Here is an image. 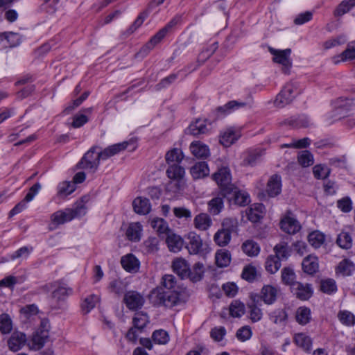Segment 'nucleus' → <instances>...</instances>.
I'll use <instances>...</instances> for the list:
<instances>
[{"mask_svg":"<svg viewBox=\"0 0 355 355\" xmlns=\"http://www.w3.org/2000/svg\"><path fill=\"white\" fill-rule=\"evenodd\" d=\"M354 59H355V42H349L342 53L333 58L335 64H338L340 61L345 62Z\"/></svg>","mask_w":355,"mask_h":355,"instance_id":"b1692460","label":"nucleus"},{"mask_svg":"<svg viewBox=\"0 0 355 355\" xmlns=\"http://www.w3.org/2000/svg\"><path fill=\"white\" fill-rule=\"evenodd\" d=\"M277 289L272 286L267 285L263 287L261 291V298L267 304L274 303L277 299Z\"/></svg>","mask_w":355,"mask_h":355,"instance_id":"bb28decb","label":"nucleus"},{"mask_svg":"<svg viewBox=\"0 0 355 355\" xmlns=\"http://www.w3.org/2000/svg\"><path fill=\"white\" fill-rule=\"evenodd\" d=\"M354 7H355V0H343L336 8L334 14L336 17L342 16Z\"/></svg>","mask_w":355,"mask_h":355,"instance_id":"37998d69","label":"nucleus"},{"mask_svg":"<svg viewBox=\"0 0 355 355\" xmlns=\"http://www.w3.org/2000/svg\"><path fill=\"white\" fill-rule=\"evenodd\" d=\"M26 340V336L24 333L20 331H14L8 340V347L10 350L17 352L25 345Z\"/></svg>","mask_w":355,"mask_h":355,"instance_id":"ddd939ff","label":"nucleus"},{"mask_svg":"<svg viewBox=\"0 0 355 355\" xmlns=\"http://www.w3.org/2000/svg\"><path fill=\"white\" fill-rule=\"evenodd\" d=\"M167 177L170 179L168 189L173 193L182 191L186 185L184 176L185 170L182 166L173 164L168 166L166 171Z\"/></svg>","mask_w":355,"mask_h":355,"instance_id":"f03ea898","label":"nucleus"},{"mask_svg":"<svg viewBox=\"0 0 355 355\" xmlns=\"http://www.w3.org/2000/svg\"><path fill=\"white\" fill-rule=\"evenodd\" d=\"M320 288L322 292L331 294L336 291L337 286L334 279H327L321 281Z\"/></svg>","mask_w":355,"mask_h":355,"instance_id":"bf43d9fd","label":"nucleus"},{"mask_svg":"<svg viewBox=\"0 0 355 355\" xmlns=\"http://www.w3.org/2000/svg\"><path fill=\"white\" fill-rule=\"evenodd\" d=\"M144 302V297L135 291L126 292L123 297V302L130 310H137L141 308Z\"/></svg>","mask_w":355,"mask_h":355,"instance_id":"9d476101","label":"nucleus"},{"mask_svg":"<svg viewBox=\"0 0 355 355\" xmlns=\"http://www.w3.org/2000/svg\"><path fill=\"white\" fill-rule=\"evenodd\" d=\"M294 342L305 352H309L311 349L312 340L304 333L296 334L294 336Z\"/></svg>","mask_w":355,"mask_h":355,"instance_id":"7c9ffc66","label":"nucleus"},{"mask_svg":"<svg viewBox=\"0 0 355 355\" xmlns=\"http://www.w3.org/2000/svg\"><path fill=\"white\" fill-rule=\"evenodd\" d=\"M72 293V289L65 286H60L52 293V297L57 300H64Z\"/></svg>","mask_w":355,"mask_h":355,"instance_id":"6e6d98bb","label":"nucleus"},{"mask_svg":"<svg viewBox=\"0 0 355 355\" xmlns=\"http://www.w3.org/2000/svg\"><path fill=\"white\" fill-rule=\"evenodd\" d=\"M298 162L303 167H307L313 164V157L307 150L303 151L298 157Z\"/></svg>","mask_w":355,"mask_h":355,"instance_id":"774afa93","label":"nucleus"},{"mask_svg":"<svg viewBox=\"0 0 355 355\" xmlns=\"http://www.w3.org/2000/svg\"><path fill=\"white\" fill-rule=\"evenodd\" d=\"M150 225L159 234H166L169 231L167 223L162 218L153 219Z\"/></svg>","mask_w":355,"mask_h":355,"instance_id":"49530a36","label":"nucleus"},{"mask_svg":"<svg viewBox=\"0 0 355 355\" xmlns=\"http://www.w3.org/2000/svg\"><path fill=\"white\" fill-rule=\"evenodd\" d=\"M173 211L175 216L178 218L190 220L192 217L191 211L189 209L184 207H174Z\"/></svg>","mask_w":355,"mask_h":355,"instance_id":"338daca9","label":"nucleus"},{"mask_svg":"<svg viewBox=\"0 0 355 355\" xmlns=\"http://www.w3.org/2000/svg\"><path fill=\"white\" fill-rule=\"evenodd\" d=\"M311 320V311L306 307H300L296 311V320L302 325L306 324Z\"/></svg>","mask_w":355,"mask_h":355,"instance_id":"a18cd8bd","label":"nucleus"},{"mask_svg":"<svg viewBox=\"0 0 355 355\" xmlns=\"http://www.w3.org/2000/svg\"><path fill=\"white\" fill-rule=\"evenodd\" d=\"M313 173L317 179H324L329 176L330 170L327 166L319 164L313 168Z\"/></svg>","mask_w":355,"mask_h":355,"instance_id":"e2e57ef3","label":"nucleus"},{"mask_svg":"<svg viewBox=\"0 0 355 355\" xmlns=\"http://www.w3.org/2000/svg\"><path fill=\"white\" fill-rule=\"evenodd\" d=\"M240 137L241 133L239 131L230 128L221 135L220 142L223 146L228 147L238 140Z\"/></svg>","mask_w":355,"mask_h":355,"instance_id":"5701e85b","label":"nucleus"},{"mask_svg":"<svg viewBox=\"0 0 355 355\" xmlns=\"http://www.w3.org/2000/svg\"><path fill=\"white\" fill-rule=\"evenodd\" d=\"M142 226L139 223H131L126 231V236L132 241L140 240Z\"/></svg>","mask_w":355,"mask_h":355,"instance_id":"2f4dec72","label":"nucleus"},{"mask_svg":"<svg viewBox=\"0 0 355 355\" xmlns=\"http://www.w3.org/2000/svg\"><path fill=\"white\" fill-rule=\"evenodd\" d=\"M178 290L175 277L165 275L162 278L161 286L152 291L150 297L155 304L171 308L184 302L183 294Z\"/></svg>","mask_w":355,"mask_h":355,"instance_id":"f257e3e1","label":"nucleus"},{"mask_svg":"<svg viewBox=\"0 0 355 355\" xmlns=\"http://www.w3.org/2000/svg\"><path fill=\"white\" fill-rule=\"evenodd\" d=\"M181 15L175 16L164 28L160 29L142 48V51H149L153 49L166 36L167 33L173 29L176 25L180 23Z\"/></svg>","mask_w":355,"mask_h":355,"instance_id":"0eeeda50","label":"nucleus"},{"mask_svg":"<svg viewBox=\"0 0 355 355\" xmlns=\"http://www.w3.org/2000/svg\"><path fill=\"white\" fill-rule=\"evenodd\" d=\"M281 229L288 234H293L300 230L299 222L293 217L286 216L280 222Z\"/></svg>","mask_w":355,"mask_h":355,"instance_id":"dca6fc26","label":"nucleus"},{"mask_svg":"<svg viewBox=\"0 0 355 355\" xmlns=\"http://www.w3.org/2000/svg\"><path fill=\"white\" fill-rule=\"evenodd\" d=\"M135 212L140 215L148 214L151 210V205L146 198L137 197L132 202Z\"/></svg>","mask_w":355,"mask_h":355,"instance_id":"f3484780","label":"nucleus"},{"mask_svg":"<svg viewBox=\"0 0 355 355\" xmlns=\"http://www.w3.org/2000/svg\"><path fill=\"white\" fill-rule=\"evenodd\" d=\"M224 197L227 198L230 202H233L239 206H245L250 201L249 195L245 191L239 190L236 187L231 191V194Z\"/></svg>","mask_w":355,"mask_h":355,"instance_id":"f8f14e48","label":"nucleus"},{"mask_svg":"<svg viewBox=\"0 0 355 355\" xmlns=\"http://www.w3.org/2000/svg\"><path fill=\"white\" fill-rule=\"evenodd\" d=\"M12 329V321L7 314L0 315V331L2 334H8Z\"/></svg>","mask_w":355,"mask_h":355,"instance_id":"052dcab7","label":"nucleus"},{"mask_svg":"<svg viewBox=\"0 0 355 355\" xmlns=\"http://www.w3.org/2000/svg\"><path fill=\"white\" fill-rule=\"evenodd\" d=\"M173 268L182 278L189 276V265L184 259H177L173 262Z\"/></svg>","mask_w":355,"mask_h":355,"instance_id":"c85d7f7f","label":"nucleus"},{"mask_svg":"<svg viewBox=\"0 0 355 355\" xmlns=\"http://www.w3.org/2000/svg\"><path fill=\"white\" fill-rule=\"evenodd\" d=\"M281 261L272 254L269 255L266 260V270L271 274L277 272L281 268Z\"/></svg>","mask_w":355,"mask_h":355,"instance_id":"ea45409f","label":"nucleus"},{"mask_svg":"<svg viewBox=\"0 0 355 355\" xmlns=\"http://www.w3.org/2000/svg\"><path fill=\"white\" fill-rule=\"evenodd\" d=\"M242 250L248 256L255 257L259 253L260 248L254 241L248 240L243 243Z\"/></svg>","mask_w":355,"mask_h":355,"instance_id":"c9c22d12","label":"nucleus"},{"mask_svg":"<svg viewBox=\"0 0 355 355\" xmlns=\"http://www.w3.org/2000/svg\"><path fill=\"white\" fill-rule=\"evenodd\" d=\"M47 322L42 321L41 327L33 334L31 339L33 349L38 350L43 347L49 338Z\"/></svg>","mask_w":355,"mask_h":355,"instance_id":"1a4fd4ad","label":"nucleus"},{"mask_svg":"<svg viewBox=\"0 0 355 355\" xmlns=\"http://www.w3.org/2000/svg\"><path fill=\"white\" fill-rule=\"evenodd\" d=\"M231 234L228 231L220 229L215 234L214 240L218 245L225 246L231 240Z\"/></svg>","mask_w":355,"mask_h":355,"instance_id":"4c0bfd02","label":"nucleus"},{"mask_svg":"<svg viewBox=\"0 0 355 355\" xmlns=\"http://www.w3.org/2000/svg\"><path fill=\"white\" fill-rule=\"evenodd\" d=\"M154 343L159 345H165L169 340V336L167 331L163 329L155 330L152 335Z\"/></svg>","mask_w":355,"mask_h":355,"instance_id":"5fc2aeb1","label":"nucleus"},{"mask_svg":"<svg viewBox=\"0 0 355 355\" xmlns=\"http://www.w3.org/2000/svg\"><path fill=\"white\" fill-rule=\"evenodd\" d=\"M208 128L205 122L202 120H197L195 123L191 124L189 127V132L194 136H198L207 132Z\"/></svg>","mask_w":355,"mask_h":355,"instance_id":"a19ab883","label":"nucleus"},{"mask_svg":"<svg viewBox=\"0 0 355 355\" xmlns=\"http://www.w3.org/2000/svg\"><path fill=\"white\" fill-rule=\"evenodd\" d=\"M75 190V185L73 183L69 182H63L58 186V193L60 196H68Z\"/></svg>","mask_w":355,"mask_h":355,"instance_id":"0e129e2a","label":"nucleus"},{"mask_svg":"<svg viewBox=\"0 0 355 355\" xmlns=\"http://www.w3.org/2000/svg\"><path fill=\"white\" fill-rule=\"evenodd\" d=\"M190 173L193 179H200L209 174V168L207 162H198L190 168Z\"/></svg>","mask_w":355,"mask_h":355,"instance_id":"6ab92c4d","label":"nucleus"},{"mask_svg":"<svg viewBox=\"0 0 355 355\" xmlns=\"http://www.w3.org/2000/svg\"><path fill=\"white\" fill-rule=\"evenodd\" d=\"M296 275L293 268L290 267L284 268L282 270V280L284 284L289 285L291 288L293 284L297 282L295 281Z\"/></svg>","mask_w":355,"mask_h":355,"instance_id":"c03bdc74","label":"nucleus"},{"mask_svg":"<svg viewBox=\"0 0 355 355\" xmlns=\"http://www.w3.org/2000/svg\"><path fill=\"white\" fill-rule=\"evenodd\" d=\"M166 241L171 252H179L183 246L182 239L175 234H168Z\"/></svg>","mask_w":355,"mask_h":355,"instance_id":"c756f323","label":"nucleus"},{"mask_svg":"<svg viewBox=\"0 0 355 355\" xmlns=\"http://www.w3.org/2000/svg\"><path fill=\"white\" fill-rule=\"evenodd\" d=\"M184 158L182 150L179 148H173L166 154V161L168 164L171 162L180 163Z\"/></svg>","mask_w":355,"mask_h":355,"instance_id":"3c124183","label":"nucleus"},{"mask_svg":"<svg viewBox=\"0 0 355 355\" xmlns=\"http://www.w3.org/2000/svg\"><path fill=\"white\" fill-rule=\"evenodd\" d=\"M249 318L252 322H257L261 320L263 313L261 309L253 302L248 305Z\"/></svg>","mask_w":355,"mask_h":355,"instance_id":"09e8293b","label":"nucleus"},{"mask_svg":"<svg viewBox=\"0 0 355 355\" xmlns=\"http://www.w3.org/2000/svg\"><path fill=\"white\" fill-rule=\"evenodd\" d=\"M158 244L156 237H149L144 242V248L146 252L154 253L158 250Z\"/></svg>","mask_w":355,"mask_h":355,"instance_id":"680f3d73","label":"nucleus"},{"mask_svg":"<svg viewBox=\"0 0 355 355\" xmlns=\"http://www.w3.org/2000/svg\"><path fill=\"white\" fill-rule=\"evenodd\" d=\"M229 311L232 317L240 318L245 312V305L239 300H234L230 305Z\"/></svg>","mask_w":355,"mask_h":355,"instance_id":"79ce46f5","label":"nucleus"},{"mask_svg":"<svg viewBox=\"0 0 355 355\" xmlns=\"http://www.w3.org/2000/svg\"><path fill=\"white\" fill-rule=\"evenodd\" d=\"M190 150L198 158H207L210 155L209 147L199 141L191 144Z\"/></svg>","mask_w":355,"mask_h":355,"instance_id":"aec40b11","label":"nucleus"},{"mask_svg":"<svg viewBox=\"0 0 355 355\" xmlns=\"http://www.w3.org/2000/svg\"><path fill=\"white\" fill-rule=\"evenodd\" d=\"M269 320L274 324L285 325L288 318V314L284 309H277L268 313Z\"/></svg>","mask_w":355,"mask_h":355,"instance_id":"cd10ccee","label":"nucleus"},{"mask_svg":"<svg viewBox=\"0 0 355 355\" xmlns=\"http://www.w3.org/2000/svg\"><path fill=\"white\" fill-rule=\"evenodd\" d=\"M324 235L319 231H313L308 236V241L315 248H319L324 242Z\"/></svg>","mask_w":355,"mask_h":355,"instance_id":"58836bf2","label":"nucleus"},{"mask_svg":"<svg viewBox=\"0 0 355 355\" xmlns=\"http://www.w3.org/2000/svg\"><path fill=\"white\" fill-rule=\"evenodd\" d=\"M299 93L297 83H287L277 96L274 103L278 107H283L289 104Z\"/></svg>","mask_w":355,"mask_h":355,"instance_id":"39448f33","label":"nucleus"},{"mask_svg":"<svg viewBox=\"0 0 355 355\" xmlns=\"http://www.w3.org/2000/svg\"><path fill=\"white\" fill-rule=\"evenodd\" d=\"M215 259L218 267H227L230 263L231 254L229 251L226 250H220L216 252Z\"/></svg>","mask_w":355,"mask_h":355,"instance_id":"72a5a7b5","label":"nucleus"},{"mask_svg":"<svg viewBox=\"0 0 355 355\" xmlns=\"http://www.w3.org/2000/svg\"><path fill=\"white\" fill-rule=\"evenodd\" d=\"M212 224L210 216L205 213H200L196 215L193 220L195 228L200 231H205L209 228Z\"/></svg>","mask_w":355,"mask_h":355,"instance_id":"4be33fe9","label":"nucleus"},{"mask_svg":"<svg viewBox=\"0 0 355 355\" xmlns=\"http://www.w3.org/2000/svg\"><path fill=\"white\" fill-rule=\"evenodd\" d=\"M292 293L300 300H306L312 295L313 290L311 284L297 282L291 288Z\"/></svg>","mask_w":355,"mask_h":355,"instance_id":"9b49d317","label":"nucleus"},{"mask_svg":"<svg viewBox=\"0 0 355 355\" xmlns=\"http://www.w3.org/2000/svg\"><path fill=\"white\" fill-rule=\"evenodd\" d=\"M213 179L217 183L223 196L231 194V191L234 189V184L232 183L230 170L227 167H222L213 174Z\"/></svg>","mask_w":355,"mask_h":355,"instance_id":"7ed1b4c3","label":"nucleus"},{"mask_svg":"<svg viewBox=\"0 0 355 355\" xmlns=\"http://www.w3.org/2000/svg\"><path fill=\"white\" fill-rule=\"evenodd\" d=\"M204 274V265L201 263H196L193 266V270H189V275L191 279L193 282L200 280Z\"/></svg>","mask_w":355,"mask_h":355,"instance_id":"13d9d810","label":"nucleus"},{"mask_svg":"<svg viewBox=\"0 0 355 355\" xmlns=\"http://www.w3.org/2000/svg\"><path fill=\"white\" fill-rule=\"evenodd\" d=\"M123 268L128 272H136L139 269V263L138 259L132 254H128L121 258Z\"/></svg>","mask_w":355,"mask_h":355,"instance_id":"a878e982","label":"nucleus"},{"mask_svg":"<svg viewBox=\"0 0 355 355\" xmlns=\"http://www.w3.org/2000/svg\"><path fill=\"white\" fill-rule=\"evenodd\" d=\"M355 270V265L349 259L342 260L336 268L337 275L345 277L350 276Z\"/></svg>","mask_w":355,"mask_h":355,"instance_id":"393cba45","label":"nucleus"},{"mask_svg":"<svg viewBox=\"0 0 355 355\" xmlns=\"http://www.w3.org/2000/svg\"><path fill=\"white\" fill-rule=\"evenodd\" d=\"M282 190V178L279 175H272L268 181L266 192L270 197H275L280 193Z\"/></svg>","mask_w":355,"mask_h":355,"instance_id":"4468645a","label":"nucleus"},{"mask_svg":"<svg viewBox=\"0 0 355 355\" xmlns=\"http://www.w3.org/2000/svg\"><path fill=\"white\" fill-rule=\"evenodd\" d=\"M338 318L340 322L346 326H353L355 324V316L349 311H339Z\"/></svg>","mask_w":355,"mask_h":355,"instance_id":"603ef678","label":"nucleus"},{"mask_svg":"<svg viewBox=\"0 0 355 355\" xmlns=\"http://www.w3.org/2000/svg\"><path fill=\"white\" fill-rule=\"evenodd\" d=\"M268 51L273 55V61L281 64L283 66L284 72L287 73L292 64L290 59L291 50L290 49L277 50L274 48L269 47Z\"/></svg>","mask_w":355,"mask_h":355,"instance_id":"6e6552de","label":"nucleus"},{"mask_svg":"<svg viewBox=\"0 0 355 355\" xmlns=\"http://www.w3.org/2000/svg\"><path fill=\"white\" fill-rule=\"evenodd\" d=\"M97 149L98 146L92 147L82 157L77 166L81 169L89 170L93 173L96 172L100 164V158Z\"/></svg>","mask_w":355,"mask_h":355,"instance_id":"423d86ee","label":"nucleus"},{"mask_svg":"<svg viewBox=\"0 0 355 355\" xmlns=\"http://www.w3.org/2000/svg\"><path fill=\"white\" fill-rule=\"evenodd\" d=\"M337 244L342 248L349 249L352 247V240L351 236L347 232H341L338 234Z\"/></svg>","mask_w":355,"mask_h":355,"instance_id":"4d7b16f0","label":"nucleus"},{"mask_svg":"<svg viewBox=\"0 0 355 355\" xmlns=\"http://www.w3.org/2000/svg\"><path fill=\"white\" fill-rule=\"evenodd\" d=\"M302 266L304 272L313 275L315 273L319 268L318 258L313 255H309L303 259Z\"/></svg>","mask_w":355,"mask_h":355,"instance_id":"412c9836","label":"nucleus"},{"mask_svg":"<svg viewBox=\"0 0 355 355\" xmlns=\"http://www.w3.org/2000/svg\"><path fill=\"white\" fill-rule=\"evenodd\" d=\"M275 257H277L280 261L286 260L290 256V251L288 245L286 243L282 242L277 244L274 248Z\"/></svg>","mask_w":355,"mask_h":355,"instance_id":"473e14b6","label":"nucleus"},{"mask_svg":"<svg viewBox=\"0 0 355 355\" xmlns=\"http://www.w3.org/2000/svg\"><path fill=\"white\" fill-rule=\"evenodd\" d=\"M20 36L18 33L10 32L0 34V45L3 47H15L20 44Z\"/></svg>","mask_w":355,"mask_h":355,"instance_id":"2eb2a0df","label":"nucleus"},{"mask_svg":"<svg viewBox=\"0 0 355 355\" xmlns=\"http://www.w3.org/2000/svg\"><path fill=\"white\" fill-rule=\"evenodd\" d=\"M261 156V151L259 150H251L246 153L243 162L245 164L252 166L255 164Z\"/></svg>","mask_w":355,"mask_h":355,"instance_id":"864d4df0","label":"nucleus"},{"mask_svg":"<svg viewBox=\"0 0 355 355\" xmlns=\"http://www.w3.org/2000/svg\"><path fill=\"white\" fill-rule=\"evenodd\" d=\"M252 334L251 328L249 326H244L237 330L236 336L238 340L245 342L251 338Z\"/></svg>","mask_w":355,"mask_h":355,"instance_id":"69168bd1","label":"nucleus"},{"mask_svg":"<svg viewBox=\"0 0 355 355\" xmlns=\"http://www.w3.org/2000/svg\"><path fill=\"white\" fill-rule=\"evenodd\" d=\"M187 248L190 254H198L202 248V241L199 235L195 232H190L188 234Z\"/></svg>","mask_w":355,"mask_h":355,"instance_id":"a211bd4d","label":"nucleus"},{"mask_svg":"<svg viewBox=\"0 0 355 355\" xmlns=\"http://www.w3.org/2000/svg\"><path fill=\"white\" fill-rule=\"evenodd\" d=\"M148 322V316L143 312L136 313L132 319L133 327L139 331H141Z\"/></svg>","mask_w":355,"mask_h":355,"instance_id":"e433bc0d","label":"nucleus"},{"mask_svg":"<svg viewBox=\"0 0 355 355\" xmlns=\"http://www.w3.org/2000/svg\"><path fill=\"white\" fill-rule=\"evenodd\" d=\"M263 207L261 205H256L254 207H250L246 212L249 220L256 223L262 217L261 214Z\"/></svg>","mask_w":355,"mask_h":355,"instance_id":"8fccbe9b","label":"nucleus"},{"mask_svg":"<svg viewBox=\"0 0 355 355\" xmlns=\"http://www.w3.org/2000/svg\"><path fill=\"white\" fill-rule=\"evenodd\" d=\"M87 208L83 205L78 206L74 209H65L58 211L52 214L51 220L56 225L63 224L70 221L76 217L83 216L86 214Z\"/></svg>","mask_w":355,"mask_h":355,"instance_id":"20e7f679","label":"nucleus"},{"mask_svg":"<svg viewBox=\"0 0 355 355\" xmlns=\"http://www.w3.org/2000/svg\"><path fill=\"white\" fill-rule=\"evenodd\" d=\"M99 301L100 297L98 295L94 294L88 295L83 300L81 304L82 311L85 313H88L96 306V304L98 303Z\"/></svg>","mask_w":355,"mask_h":355,"instance_id":"f704fd0d","label":"nucleus"},{"mask_svg":"<svg viewBox=\"0 0 355 355\" xmlns=\"http://www.w3.org/2000/svg\"><path fill=\"white\" fill-rule=\"evenodd\" d=\"M209 211L213 215L218 214L223 209V200L220 196L212 198L208 203Z\"/></svg>","mask_w":355,"mask_h":355,"instance_id":"de8ad7c7","label":"nucleus"}]
</instances>
